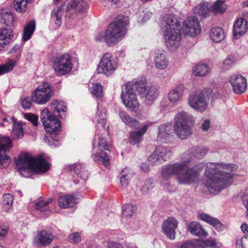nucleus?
I'll list each match as a JSON object with an SVG mask.
<instances>
[{"label":"nucleus","instance_id":"41","mask_svg":"<svg viewBox=\"0 0 248 248\" xmlns=\"http://www.w3.org/2000/svg\"><path fill=\"white\" fill-rule=\"evenodd\" d=\"M32 0H15L14 8L16 11L20 13L25 12L28 4L31 3Z\"/></svg>","mask_w":248,"mask_h":248},{"label":"nucleus","instance_id":"34","mask_svg":"<svg viewBox=\"0 0 248 248\" xmlns=\"http://www.w3.org/2000/svg\"><path fill=\"white\" fill-rule=\"evenodd\" d=\"M209 35L211 39L216 43L220 42L225 37L223 30L218 27L212 28L210 31Z\"/></svg>","mask_w":248,"mask_h":248},{"label":"nucleus","instance_id":"23","mask_svg":"<svg viewBox=\"0 0 248 248\" xmlns=\"http://www.w3.org/2000/svg\"><path fill=\"white\" fill-rule=\"evenodd\" d=\"M248 29L247 21L244 18H239L235 22L233 29V35L235 39L240 38Z\"/></svg>","mask_w":248,"mask_h":248},{"label":"nucleus","instance_id":"43","mask_svg":"<svg viewBox=\"0 0 248 248\" xmlns=\"http://www.w3.org/2000/svg\"><path fill=\"white\" fill-rule=\"evenodd\" d=\"M208 9L206 3H200L195 7L194 13L195 15L205 18L208 15Z\"/></svg>","mask_w":248,"mask_h":248},{"label":"nucleus","instance_id":"38","mask_svg":"<svg viewBox=\"0 0 248 248\" xmlns=\"http://www.w3.org/2000/svg\"><path fill=\"white\" fill-rule=\"evenodd\" d=\"M202 241L203 240L198 239L191 241L186 242L181 246L180 248H202V246L207 245L206 243L209 244V241Z\"/></svg>","mask_w":248,"mask_h":248},{"label":"nucleus","instance_id":"40","mask_svg":"<svg viewBox=\"0 0 248 248\" xmlns=\"http://www.w3.org/2000/svg\"><path fill=\"white\" fill-rule=\"evenodd\" d=\"M155 153H157L161 158V160L167 161L171 155V152L170 148L164 146H159L155 149Z\"/></svg>","mask_w":248,"mask_h":248},{"label":"nucleus","instance_id":"52","mask_svg":"<svg viewBox=\"0 0 248 248\" xmlns=\"http://www.w3.org/2000/svg\"><path fill=\"white\" fill-rule=\"evenodd\" d=\"M148 160L152 164L159 165L162 163L161 158L159 156L158 154L154 152L149 156Z\"/></svg>","mask_w":248,"mask_h":248},{"label":"nucleus","instance_id":"4","mask_svg":"<svg viewBox=\"0 0 248 248\" xmlns=\"http://www.w3.org/2000/svg\"><path fill=\"white\" fill-rule=\"evenodd\" d=\"M89 5L86 0H69L57 5L52 10L51 20L57 27L62 25V16L64 12L66 17H75L78 13L87 12Z\"/></svg>","mask_w":248,"mask_h":248},{"label":"nucleus","instance_id":"24","mask_svg":"<svg viewBox=\"0 0 248 248\" xmlns=\"http://www.w3.org/2000/svg\"><path fill=\"white\" fill-rule=\"evenodd\" d=\"M13 37V31L5 27L0 29V51L10 43Z\"/></svg>","mask_w":248,"mask_h":248},{"label":"nucleus","instance_id":"10","mask_svg":"<svg viewBox=\"0 0 248 248\" xmlns=\"http://www.w3.org/2000/svg\"><path fill=\"white\" fill-rule=\"evenodd\" d=\"M212 92L211 89H207L192 93L189 96V105L197 111H204L207 107Z\"/></svg>","mask_w":248,"mask_h":248},{"label":"nucleus","instance_id":"8","mask_svg":"<svg viewBox=\"0 0 248 248\" xmlns=\"http://www.w3.org/2000/svg\"><path fill=\"white\" fill-rule=\"evenodd\" d=\"M134 86L140 98L146 105H151L159 94L158 87L154 85L148 86L146 81L139 80L134 81Z\"/></svg>","mask_w":248,"mask_h":248},{"label":"nucleus","instance_id":"47","mask_svg":"<svg viewBox=\"0 0 248 248\" xmlns=\"http://www.w3.org/2000/svg\"><path fill=\"white\" fill-rule=\"evenodd\" d=\"M22 51V46L20 45H16L10 49L8 53L12 55V57L15 59L14 61H16V63L19 60Z\"/></svg>","mask_w":248,"mask_h":248},{"label":"nucleus","instance_id":"46","mask_svg":"<svg viewBox=\"0 0 248 248\" xmlns=\"http://www.w3.org/2000/svg\"><path fill=\"white\" fill-rule=\"evenodd\" d=\"M122 176L120 178V183L124 187H126L129 183L131 175L129 172V170L126 168L122 170Z\"/></svg>","mask_w":248,"mask_h":248},{"label":"nucleus","instance_id":"42","mask_svg":"<svg viewBox=\"0 0 248 248\" xmlns=\"http://www.w3.org/2000/svg\"><path fill=\"white\" fill-rule=\"evenodd\" d=\"M210 72V68L206 64H199L193 69V73L196 76H204Z\"/></svg>","mask_w":248,"mask_h":248},{"label":"nucleus","instance_id":"60","mask_svg":"<svg viewBox=\"0 0 248 248\" xmlns=\"http://www.w3.org/2000/svg\"><path fill=\"white\" fill-rule=\"evenodd\" d=\"M236 60L233 56H228L224 61L223 64L226 66H232L235 62Z\"/></svg>","mask_w":248,"mask_h":248},{"label":"nucleus","instance_id":"20","mask_svg":"<svg viewBox=\"0 0 248 248\" xmlns=\"http://www.w3.org/2000/svg\"><path fill=\"white\" fill-rule=\"evenodd\" d=\"M178 221L174 217H169L162 224V231L169 239H175V230L177 228Z\"/></svg>","mask_w":248,"mask_h":248},{"label":"nucleus","instance_id":"16","mask_svg":"<svg viewBox=\"0 0 248 248\" xmlns=\"http://www.w3.org/2000/svg\"><path fill=\"white\" fill-rule=\"evenodd\" d=\"M183 31L185 34L195 36L201 32V25L197 17L190 16L184 21Z\"/></svg>","mask_w":248,"mask_h":248},{"label":"nucleus","instance_id":"61","mask_svg":"<svg viewBox=\"0 0 248 248\" xmlns=\"http://www.w3.org/2000/svg\"><path fill=\"white\" fill-rule=\"evenodd\" d=\"M48 145L54 149L61 145L60 140H45Z\"/></svg>","mask_w":248,"mask_h":248},{"label":"nucleus","instance_id":"58","mask_svg":"<svg viewBox=\"0 0 248 248\" xmlns=\"http://www.w3.org/2000/svg\"><path fill=\"white\" fill-rule=\"evenodd\" d=\"M69 241L73 243H78L81 241V237L78 232H74L68 237Z\"/></svg>","mask_w":248,"mask_h":248},{"label":"nucleus","instance_id":"5","mask_svg":"<svg viewBox=\"0 0 248 248\" xmlns=\"http://www.w3.org/2000/svg\"><path fill=\"white\" fill-rule=\"evenodd\" d=\"M16 162L17 170L24 177H27L30 171L44 173L49 168V164L42 155L32 157L27 153H21Z\"/></svg>","mask_w":248,"mask_h":248},{"label":"nucleus","instance_id":"7","mask_svg":"<svg viewBox=\"0 0 248 248\" xmlns=\"http://www.w3.org/2000/svg\"><path fill=\"white\" fill-rule=\"evenodd\" d=\"M127 23L119 20L110 23L104 32V40L110 46L121 40L126 33L125 26Z\"/></svg>","mask_w":248,"mask_h":248},{"label":"nucleus","instance_id":"48","mask_svg":"<svg viewBox=\"0 0 248 248\" xmlns=\"http://www.w3.org/2000/svg\"><path fill=\"white\" fill-rule=\"evenodd\" d=\"M137 210V207L132 204H124L122 207L123 215L125 217H131Z\"/></svg>","mask_w":248,"mask_h":248},{"label":"nucleus","instance_id":"57","mask_svg":"<svg viewBox=\"0 0 248 248\" xmlns=\"http://www.w3.org/2000/svg\"><path fill=\"white\" fill-rule=\"evenodd\" d=\"M209 241V243H206V245L202 246V248H220L217 245V243L215 240L213 239H208L206 240H203L202 242Z\"/></svg>","mask_w":248,"mask_h":248},{"label":"nucleus","instance_id":"14","mask_svg":"<svg viewBox=\"0 0 248 248\" xmlns=\"http://www.w3.org/2000/svg\"><path fill=\"white\" fill-rule=\"evenodd\" d=\"M180 24L173 14L164 15L160 20L161 32L163 34L180 30Z\"/></svg>","mask_w":248,"mask_h":248},{"label":"nucleus","instance_id":"29","mask_svg":"<svg viewBox=\"0 0 248 248\" xmlns=\"http://www.w3.org/2000/svg\"><path fill=\"white\" fill-rule=\"evenodd\" d=\"M71 171H73L77 175L83 180H86L88 177V171L85 170L84 166L80 163L72 165L70 167Z\"/></svg>","mask_w":248,"mask_h":248},{"label":"nucleus","instance_id":"6","mask_svg":"<svg viewBox=\"0 0 248 248\" xmlns=\"http://www.w3.org/2000/svg\"><path fill=\"white\" fill-rule=\"evenodd\" d=\"M194 123V118L189 113L184 111L177 113L174 118V133L181 140H186L192 134L191 126Z\"/></svg>","mask_w":248,"mask_h":248},{"label":"nucleus","instance_id":"63","mask_svg":"<svg viewBox=\"0 0 248 248\" xmlns=\"http://www.w3.org/2000/svg\"><path fill=\"white\" fill-rule=\"evenodd\" d=\"M210 127V122L208 119L204 120L202 124L201 128L203 131H207Z\"/></svg>","mask_w":248,"mask_h":248},{"label":"nucleus","instance_id":"45","mask_svg":"<svg viewBox=\"0 0 248 248\" xmlns=\"http://www.w3.org/2000/svg\"><path fill=\"white\" fill-rule=\"evenodd\" d=\"M16 64V61L12 59H9L6 63L0 65V75L12 71Z\"/></svg>","mask_w":248,"mask_h":248},{"label":"nucleus","instance_id":"21","mask_svg":"<svg viewBox=\"0 0 248 248\" xmlns=\"http://www.w3.org/2000/svg\"><path fill=\"white\" fill-rule=\"evenodd\" d=\"M54 239V236L46 230L38 232L34 238L33 242L37 246H46L50 244Z\"/></svg>","mask_w":248,"mask_h":248},{"label":"nucleus","instance_id":"39","mask_svg":"<svg viewBox=\"0 0 248 248\" xmlns=\"http://www.w3.org/2000/svg\"><path fill=\"white\" fill-rule=\"evenodd\" d=\"M170 126L169 124H164L158 127V138L161 140L170 139L172 136L170 133Z\"/></svg>","mask_w":248,"mask_h":248},{"label":"nucleus","instance_id":"1","mask_svg":"<svg viewBox=\"0 0 248 248\" xmlns=\"http://www.w3.org/2000/svg\"><path fill=\"white\" fill-rule=\"evenodd\" d=\"M237 169L234 164L208 163L205 169L206 179L204 185L209 193L215 194L227 187L232 183L233 174L224 170L232 171Z\"/></svg>","mask_w":248,"mask_h":248},{"label":"nucleus","instance_id":"12","mask_svg":"<svg viewBox=\"0 0 248 248\" xmlns=\"http://www.w3.org/2000/svg\"><path fill=\"white\" fill-rule=\"evenodd\" d=\"M53 94L52 87L46 82L39 85L31 93L33 102L37 105H44L48 102Z\"/></svg>","mask_w":248,"mask_h":248},{"label":"nucleus","instance_id":"37","mask_svg":"<svg viewBox=\"0 0 248 248\" xmlns=\"http://www.w3.org/2000/svg\"><path fill=\"white\" fill-rule=\"evenodd\" d=\"M152 124V123L148 122L144 124L139 130L132 131L130 134L131 140H140L146 132L148 127Z\"/></svg>","mask_w":248,"mask_h":248},{"label":"nucleus","instance_id":"59","mask_svg":"<svg viewBox=\"0 0 248 248\" xmlns=\"http://www.w3.org/2000/svg\"><path fill=\"white\" fill-rule=\"evenodd\" d=\"M31 97H24L21 101L22 106L24 109H29L31 108L32 104Z\"/></svg>","mask_w":248,"mask_h":248},{"label":"nucleus","instance_id":"32","mask_svg":"<svg viewBox=\"0 0 248 248\" xmlns=\"http://www.w3.org/2000/svg\"><path fill=\"white\" fill-rule=\"evenodd\" d=\"M76 203V199L71 195L62 196L58 200V205L62 208H67L73 206Z\"/></svg>","mask_w":248,"mask_h":248},{"label":"nucleus","instance_id":"25","mask_svg":"<svg viewBox=\"0 0 248 248\" xmlns=\"http://www.w3.org/2000/svg\"><path fill=\"white\" fill-rule=\"evenodd\" d=\"M186 88L183 85H179L170 91L168 93V99L172 104H176L181 101L184 95Z\"/></svg>","mask_w":248,"mask_h":248},{"label":"nucleus","instance_id":"19","mask_svg":"<svg viewBox=\"0 0 248 248\" xmlns=\"http://www.w3.org/2000/svg\"><path fill=\"white\" fill-rule=\"evenodd\" d=\"M229 82L233 92L237 94L244 93L247 88L246 79L241 75H232L230 78Z\"/></svg>","mask_w":248,"mask_h":248},{"label":"nucleus","instance_id":"28","mask_svg":"<svg viewBox=\"0 0 248 248\" xmlns=\"http://www.w3.org/2000/svg\"><path fill=\"white\" fill-rule=\"evenodd\" d=\"M207 153V149L206 148L202 147H194L190 151H188L186 154L188 156V158H186V156L184 158L186 159V160H189L190 163V161L194 158L197 159L202 158Z\"/></svg>","mask_w":248,"mask_h":248},{"label":"nucleus","instance_id":"15","mask_svg":"<svg viewBox=\"0 0 248 248\" xmlns=\"http://www.w3.org/2000/svg\"><path fill=\"white\" fill-rule=\"evenodd\" d=\"M116 67L117 63L113 60L111 54L106 53L100 61L97 67L98 73L109 76L114 72Z\"/></svg>","mask_w":248,"mask_h":248},{"label":"nucleus","instance_id":"26","mask_svg":"<svg viewBox=\"0 0 248 248\" xmlns=\"http://www.w3.org/2000/svg\"><path fill=\"white\" fill-rule=\"evenodd\" d=\"M0 23L7 26L14 25V16L9 8H3L0 10Z\"/></svg>","mask_w":248,"mask_h":248},{"label":"nucleus","instance_id":"13","mask_svg":"<svg viewBox=\"0 0 248 248\" xmlns=\"http://www.w3.org/2000/svg\"><path fill=\"white\" fill-rule=\"evenodd\" d=\"M53 66L57 76H61L68 73L72 68L70 55L64 53L57 57L53 61Z\"/></svg>","mask_w":248,"mask_h":248},{"label":"nucleus","instance_id":"22","mask_svg":"<svg viewBox=\"0 0 248 248\" xmlns=\"http://www.w3.org/2000/svg\"><path fill=\"white\" fill-rule=\"evenodd\" d=\"M13 146L12 140H0V169L3 168L5 161L11 159L7 155Z\"/></svg>","mask_w":248,"mask_h":248},{"label":"nucleus","instance_id":"53","mask_svg":"<svg viewBox=\"0 0 248 248\" xmlns=\"http://www.w3.org/2000/svg\"><path fill=\"white\" fill-rule=\"evenodd\" d=\"M236 248H248V239L247 236L238 238L236 242Z\"/></svg>","mask_w":248,"mask_h":248},{"label":"nucleus","instance_id":"33","mask_svg":"<svg viewBox=\"0 0 248 248\" xmlns=\"http://www.w3.org/2000/svg\"><path fill=\"white\" fill-rule=\"evenodd\" d=\"M119 116L123 122L125 124L136 129L138 128L139 125V122L136 119L131 118L126 112L123 111H119Z\"/></svg>","mask_w":248,"mask_h":248},{"label":"nucleus","instance_id":"44","mask_svg":"<svg viewBox=\"0 0 248 248\" xmlns=\"http://www.w3.org/2000/svg\"><path fill=\"white\" fill-rule=\"evenodd\" d=\"M227 7L225 1L217 0L213 5L212 10L215 14H222L226 11Z\"/></svg>","mask_w":248,"mask_h":248},{"label":"nucleus","instance_id":"56","mask_svg":"<svg viewBox=\"0 0 248 248\" xmlns=\"http://www.w3.org/2000/svg\"><path fill=\"white\" fill-rule=\"evenodd\" d=\"M241 200L244 207L246 209V217L248 220V192L244 193L241 196Z\"/></svg>","mask_w":248,"mask_h":248},{"label":"nucleus","instance_id":"55","mask_svg":"<svg viewBox=\"0 0 248 248\" xmlns=\"http://www.w3.org/2000/svg\"><path fill=\"white\" fill-rule=\"evenodd\" d=\"M14 200L13 196L10 194H6L3 197L2 203L3 204L7 205V208H9L12 205Z\"/></svg>","mask_w":248,"mask_h":248},{"label":"nucleus","instance_id":"36","mask_svg":"<svg viewBox=\"0 0 248 248\" xmlns=\"http://www.w3.org/2000/svg\"><path fill=\"white\" fill-rule=\"evenodd\" d=\"M24 124L21 122L14 123L11 132L14 138L19 139L23 138L24 135Z\"/></svg>","mask_w":248,"mask_h":248},{"label":"nucleus","instance_id":"27","mask_svg":"<svg viewBox=\"0 0 248 248\" xmlns=\"http://www.w3.org/2000/svg\"><path fill=\"white\" fill-rule=\"evenodd\" d=\"M188 230L192 235L198 237H205L208 234L201 224L195 221H192L189 224Z\"/></svg>","mask_w":248,"mask_h":248},{"label":"nucleus","instance_id":"9","mask_svg":"<svg viewBox=\"0 0 248 248\" xmlns=\"http://www.w3.org/2000/svg\"><path fill=\"white\" fill-rule=\"evenodd\" d=\"M107 140H93L92 143L93 151L92 158L94 161L102 163L105 166L109 164V157L107 152L110 151L111 147L110 142Z\"/></svg>","mask_w":248,"mask_h":248},{"label":"nucleus","instance_id":"11","mask_svg":"<svg viewBox=\"0 0 248 248\" xmlns=\"http://www.w3.org/2000/svg\"><path fill=\"white\" fill-rule=\"evenodd\" d=\"M134 82H128L126 84L125 88L123 90L121 98L123 103L130 111L136 112L139 108V103L137 95L134 92L135 89Z\"/></svg>","mask_w":248,"mask_h":248},{"label":"nucleus","instance_id":"18","mask_svg":"<svg viewBox=\"0 0 248 248\" xmlns=\"http://www.w3.org/2000/svg\"><path fill=\"white\" fill-rule=\"evenodd\" d=\"M153 62L157 69H166L169 63L166 52L161 48L155 49L153 52Z\"/></svg>","mask_w":248,"mask_h":248},{"label":"nucleus","instance_id":"64","mask_svg":"<svg viewBox=\"0 0 248 248\" xmlns=\"http://www.w3.org/2000/svg\"><path fill=\"white\" fill-rule=\"evenodd\" d=\"M8 228L5 226H0V239L2 238L8 232Z\"/></svg>","mask_w":248,"mask_h":248},{"label":"nucleus","instance_id":"50","mask_svg":"<svg viewBox=\"0 0 248 248\" xmlns=\"http://www.w3.org/2000/svg\"><path fill=\"white\" fill-rule=\"evenodd\" d=\"M92 89V93L94 96L97 98H100L103 96V87L100 84L93 85Z\"/></svg>","mask_w":248,"mask_h":248},{"label":"nucleus","instance_id":"17","mask_svg":"<svg viewBox=\"0 0 248 248\" xmlns=\"http://www.w3.org/2000/svg\"><path fill=\"white\" fill-rule=\"evenodd\" d=\"M165 44L168 49L174 50L177 49L181 44L182 33L181 30H176L162 35Z\"/></svg>","mask_w":248,"mask_h":248},{"label":"nucleus","instance_id":"51","mask_svg":"<svg viewBox=\"0 0 248 248\" xmlns=\"http://www.w3.org/2000/svg\"><path fill=\"white\" fill-rule=\"evenodd\" d=\"M153 181L152 179L146 180L141 188V192L144 195L147 194L154 187Z\"/></svg>","mask_w":248,"mask_h":248},{"label":"nucleus","instance_id":"35","mask_svg":"<svg viewBox=\"0 0 248 248\" xmlns=\"http://www.w3.org/2000/svg\"><path fill=\"white\" fill-rule=\"evenodd\" d=\"M35 22L34 20H31L24 27L22 41L26 42L29 40L33 34L35 29Z\"/></svg>","mask_w":248,"mask_h":248},{"label":"nucleus","instance_id":"62","mask_svg":"<svg viewBox=\"0 0 248 248\" xmlns=\"http://www.w3.org/2000/svg\"><path fill=\"white\" fill-rule=\"evenodd\" d=\"M108 248H122V246L114 241H109L108 243Z\"/></svg>","mask_w":248,"mask_h":248},{"label":"nucleus","instance_id":"30","mask_svg":"<svg viewBox=\"0 0 248 248\" xmlns=\"http://www.w3.org/2000/svg\"><path fill=\"white\" fill-rule=\"evenodd\" d=\"M98 111L96 112L95 119L96 122L99 124H100L104 131L106 132L107 131V127H106V124L107 122L106 119V110L105 108H102V106L100 107L99 105L97 106Z\"/></svg>","mask_w":248,"mask_h":248},{"label":"nucleus","instance_id":"2","mask_svg":"<svg viewBox=\"0 0 248 248\" xmlns=\"http://www.w3.org/2000/svg\"><path fill=\"white\" fill-rule=\"evenodd\" d=\"M189 164V160H185L179 163L166 165L162 169V176L164 179L167 180L171 176L176 175V179L179 184H191L198 178L204 164L199 163L193 167H188Z\"/></svg>","mask_w":248,"mask_h":248},{"label":"nucleus","instance_id":"49","mask_svg":"<svg viewBox=\"0 0 248 248\" xmlns=\"http://www.w3.org/2000/svg\"><path fill=\"white\" fill-rule=\"evenodd\" d=\"M50 202L48 201L41 200L37 202L35 204V208L36 210L41 212L48 211V204Z\"/></svg>","mask_w":248,"mask_h":248},{"label":"nucleus","instance_id":"3","mask_svg":"<svg viewBox=\"0 0 248 248\" xmlns=\"http://www.w3.org/2000/svg\"><path fill=\"white\" fill-rule=\"evenodd\" d=\"M52 114L47 108L42 110L40 119L47 134L51 135L52 140L61 131L60 120L57 118H62L65 116L67 110L65 102L58 100H53L51 103Z\"/></svg>","mask_w":248,"mask_h":248},{"label":"nucleus","instance_id":"54","mask_svg":"<svg viewBox=\"0 0 248 248\" xmlns=\"http://www.w3.org/2000/svg\"><path fill=\"white\" fill-rule=\"evenodd\" d=\"M24 118L31 122L33 125L36 126L38 125V117L34 114L25 113Z\"/></svg>","mask_w":248,"mask_h":248},{"label":"nucleus","instance_id":"31","mask_svg":"<svg viewBox=\"0 0 248 248\" xmlns=\"http://www.w3.org/2000/svg\"><path fill=\"white\" fill-rule=\"evenodd\" d=\"M198 218L213 226L217 229H220L222 226V224L218 219L205 213L199 214Z\"/></svg>","mask_w":248,"mask_h":248}]
</instances>
